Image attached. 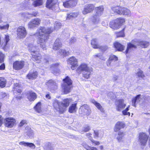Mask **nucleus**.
<instances>
[{
	"label": "nucleus",
	"mask_w": 150,
	"mask_h": 150,
	"mask_svg": "<svg viewBox=\"0 0 150 150\" xmlns=\"http://www.w3.org/2000/svg\"><path fill=\"white\" fill-rule=\"evenodd\" d=\"M40 22V20L38 18H35L33 19L28 23V26L30 28L35 27L38 25Z\"/></svg>",
	"instance_id": "nucleus-21"
},
{
	"label": "nucleus",
	"mask_w": 150,
	"mask_h": 150,
	"mask_svg": "<svg viewBox=\"0 0 150 150\" xmlns=\"http://www.w3.org/2000/svg\"><path fill=\"white\" fill-rule=\"evenodd\" d=\"M4 57V54L0 51V63L3 62Z\"/></svg>",
	"instance_id": "nucleus-53"
},
{
	"label": "nucleus",
	"mask_w": 150,
	"mask_h": 150,
	"mask_svg": "<svg viewBox=\"0 0 150 150\" xmlns=\"http://www.w3.org/2000/svg\"><path fill=\"white\" fill-rule=\"evenodd\" d=\"M19 144L21 145L29 147L32 149H34L35 147V145L29 142H26L24 141L20 142H19Z\"/></svg>",
	"instance_id": "nucleus-27"
},
{
	"label": "nucleus",
	"mask_w": 150,
	"mask_h": 150,
	"mask_svg": "<svg viewBox=\"0 0 150 150\" xmlns=\"http://www.w3.org/2000/svg\"><path fill=\"white\" fill-rule=\"evenodd\" d=\"M123 7L118 6H112L111 7V11L114 13H116L119 15H122V10Z\"/></svg>",
	"instance_id": "nucleus-20"
},
{
	"label": "nucleus",
	"mask_w": 150,
	"mask_h": 150,
	"mask_svg": "<svg viewBox=\"0 0 150 150\" xmlns=\"http://www.w3.org/2000/svg\"><path fill=\"white\" fill-rule=\"evenodd\" d=\"M18 37L21 38L25 37L27 35V32L25 28L23 26H20L17 29Z\"/></svg>",
	"instance_id": "nucleus-13"
},
{
	"label": "nucleus",
	"mask_w": 150,
	"mask_h": 150,
	"mask_svg": "<svg viewBox=\"0 0 150 150\" xmlns=\"http://www.w3.org/2000/svg\"><path fill=\"white\" fill-rule=\"evenodd\" d=\"M27 135L29 137H32L34 135L33 132L30 129L27 132Z\"/></svg>",
	"instance_id": "nucleus-54"
},
{
	"label": "nucleus",
	"mask_w": 150,
	"mask_h": 150,
	"mask_svg": "<svg viewBox=\"0 0 150 150\" xmlns=\"http://www.w3.org/2000/svg\"><path fill=\"white\" fill-rule=\"evenodd\" d=\"M68 63L71 65V68L73 70H74L77 67V60L74 57H72L68 59Z\"/></svg>",
	"instance_id": "nucleus-15"
},
{
	"label": "nucleus",
	"mask_w": 150,
	"mask_h": 150,
	"mask_svg": "<svg viewBox=\"0 0 150 150\" xmlns=\"http://www.w3.org/2000/svg\"><path fill=\"white\" fill-rule=\"evenodd\" d=\"M76 39L74 37L71 38L70 40V42L72 43H73L76 42Z\"/></svg>",
	"instance_id": "nucleus-60"
},
{
	"label": "nucleus",
	"mask_w": 150,
	"mask_h": 150,
	"mask_svg": "<svg viewBox=\"0 0 150 150\" xmlns=\"http://www.w3.org/2000/svg\"><path fill=\"white\" fill-rule=\"evenodd\" d=\"M137 75L139 77L143 78L145 77V76L143 73V71L140 69L138 70L137 73Z\"/></svg>",
	"instance_id": "nucleus-47"
},
{
	"label": "nucleus",
	"mask_w": 150,
	"mask_h": 150,
	"mask_svg": "<svg viewBox=\"0 0 150 150\" xmlns=\"http://www.w3.org/2000/svg\"><path fill=\"white\" fill-rule=\"evenodd\" d=\"M48 148H49V149L50 150H52L54 149V147L52 146V145H49Z\"/></svg>",
	"instance_id": "nucleus-64"
},
{
	"label": "nucleus",
	"mask_w": 150,
	"mask_h": 150,
	"mask_svg": "<svg viewBox=\"0 0 150 150\" xmlns=\"http://www.w3.org/2000/svg\"><path fill=\"white\" fill-rule=\"evenodd\" d=\"M24 64V62L23 61H16L14 62L13 64V68L16 70H19L22 68Z\"/></svg>",
	"instance_id": "nucleus-17"
},
{
	"label": "nucleus",
	"mask_w": 150,
	"mask_h": 150,
	"mask_svg": "<svg viewBox=\"0 0 150 150\" xmlns=\"http://www.w3.org/2000/svg\"><path fill=\"white\" fill-rule=\"evenodd\" d=\"M95 7V5L93 4H86L82 11L83 13L85 15L90 13L94 10Z\"/></svg>",
	"instance_id": "nucleus-12"
},
{
	"label": "nucleus",
	"mask_w": 150,
	"mask_h": 150,
	"mask_svg": "<svg viewBox=\"0 0 150 150\" xmlns=\"http://www.w3.org/2000/svg\"><path fill=\"white\" fill-rule=\"evenodd\" d=\"M59 54L62 57L66 56L70 54V52L69 51H67L64 49L60 50L58 52Z\"/></svg>",
	"instance_id": "nucleus-32"
},
{
	"label": "nucleus",
	"mask_w": 150,
	"mask_h": 150,
	"mask_svg": "<svg viewBox=\"0 0 150 150\" xmlns=\"http://www.w3.org/2000/svg\"><path fill=\"white\" fill-rule=\"evenodd\" d=\"M54 29L53 28L46 29L43 27H41L36 34H34L35 35H39L41 37L38 38V43L40 44V47L43 49H46V41L49 36V34L53 31Z\"/></svg>",
	"instance_id": "nucleus-1"
},
{
	"label": "nucleus",
	"mask_w": 150,
	"mask_h": 150,
	"mask_svg": "<svg viewBox=\"0 0 150 150\" xmlns=\"http://www.w3.org/2000/svg\"><path fill=\"white\" fill-rule=\"evenodd\" d=\"M76 4V0H69L63 3L64 7L67 8L73 7L75 6Z\"/></svg>",
	"instance_id": "nucleus-18"
},
{
	"label": "nucleus",
	"mask_w": 150,
	"mask_h": 150,
	"mask_svg": "<svg viewBox=\"0 0 150 150\" xmlns=\"http://www.w3.org/2000/svg\"><path fill=\"white\" fill-rule=\"evenodd\" d=\"M94 137L95 138H97L99 137L102 138L103 136V132L101 131L98 130H94Z\"/></svg>",
	"instance_id": "nucleus-33"
},
{
	"label": "nucleus",
	"mask_w": 150,
	"mask_h": 150,
	"mask_svg": "<svg viewBox=\"0 0 150 150\" xmlns=\"http://www.w3.org/2000/svg\"><path fill=\"white\" fill-rule=\"evenodd\" d=\"M35 110L38 112L40 113L41 111V104L40 102H38L35 107Z\"/></svg>",
	"instance_id": "nucleus-41"
},
{
	"label": "nucleus",
	"mask_w": 150,
	"mask_h": 150,
	"mask_svg": "<svg viewBox=\"0 0 150 150\" xmlns=\"http://www.w3.org/2000/svg\"><path fill=\"white\" fill-rule=\"evenodd\" d=\"M1 96L2 98H4L7 96V94L5 93L2 92L1 93Z\"/></svg>",
	"instance_id": "nucleus-62"
},
{
	"label": "nucleus",
	"mask_w": 150,
	"mask_h": 150,
	"mask_svg": "<svg viewBox=\"0 0 150 150\" xmlns=\"http://www.w3.org/2000/svg\"><path fill=\"white\" fill-rule=\"evenodd\" d=\"M36 46L32 43L29 44L28 45V48L29 51L33 52L32 54L33 58L34 59L35 61L39 63L40 62L41 59V56L36 50Z\"/></svg>",
	"instance_id": "nucleus-4"
},
{
	"label": "nucleus",
	"mask_w": 150,
	"mask_h": 150,
	"mask_svg": "<svg viewBox=\"0 0 150 150\" xmlns=\"http://www.w3.org/2000/svg\"><path fill=\"white\" fill-rule=\"evenodd\" d=\"M122 12L123 14L122 15H125L127 16H131V11L128 9L123 7Z\"/></svg>",
	"instance_id": "nucleus-36"
},
{
	"label": "nucleus",
	"mask_w": 150,
	"mask_h": 150,
	"mask_svg": "<svg viewBox=\"0 0 150 150\" xmlns=\"http://www.w3.org/2000/svg\"><path fill=\"white\" fill-rule=\"evenodd\" d=\"M125 21V19L123 18H117L114 21L110 22V27L116 30L119 28L121 24Z\"/></svg>",
	"instance_id": "nucleus-7"
},
{
	"label": "nucleus",
	"mask_w": 150,
	"mask_h": 150,
	"mask_svg": "<svg viewBox=\"0 0 150 150\" xmlns=\"http://www.w3.org/2000/svg\"><path fill=\"white\" fill-rule=\"evenodd\" d=\"M148 137L144 133H141L139 134V142L142 145L145 146Z\"/></svg>",
	"instance_id": "nucleus-14"
},
{
	"label": "nucleus",
	"mask_w": 150,
	"mask_h": 150,
	"mask_svg": "<svg viewBox=\"0 0 150 150\" xmlns=\"http://www.w3.org/2000/svg\"><path fill=\"white\" fill-rule=\"evenodd\" d=\"M91 45L94 48H98L99 46L98 44L97 40L96 39H93L91 41Z\"/></svg>",
	"instance_id": "nucleus-39"
},
{
	"label": "nucleus",
	"mask_w": 150,
	"mask_h": 150,
	"mask_svg": "<svg viewBox=\"0 0 150 150\" xmlns=\"http://www.w3.org/2000/svg\"><path fill=\"white\" fill-rule=\"evenodd\" d=\"M13 92L15 93L16 92L20 93L22 91V88L21 86L18 83H16L14 84L13 87Z\"/></svg>",
	"instance_id": "nucleus-29"
},
{
	"label": "nucleus",
	"mask_w": 150,
	"mask_h": 150,
	"mask_svg": "<svg viewBox=\"0 0 150 150\" xmlns=\"http://www.w3.org/2000/svg\"><path fill=\"white\" fill-rule=\"evenodd\" d=\"M72 102L71 98H65L62 101L60 102L57 99H54L53 101V106L54 108L60 114L63 113L66 109Z\"/></svg>",
	"instance_id": "nucleus-2"
},
{
	"label": "nucleus",
	"mask_w": 150,
	"mask_h": 150,
	"mask_svg": "<svg viewBox=\"0 0 150 150\" xmlns=\"http://www.w3.org/2000/svg\"><path fill=\"white\" fill-rule=\"evenodd\" d=\"M5 69V65L4 63L2 64L1 66H0V70H3Z\"/></svg>",
	"instance_id": "nucleus-61"
},
{
	"label": "nucleus",
	"mask_w": 150,
	"mask_h": 150,
	"mask_svg": "<svg viewBox=\"0 0 150 150\" xmlns=\"http://www.w3.org/2000/svg\"><path fill=\"white\" fill-rule=\"evenodd\" d=\"M46 85L48 87L50 91H53L57 89L58 84L55 81L50 80L46 83Z\"/></svg>",
	"instance_id": "nucleus-11"
},
{
	"label": "nucleus",
	"mask_w": 150,
	"mask_h": 150,
	"mask_svg": "<svg viewBox=\"0 0 150 150\" xmlns=\"http://www.w3.org/2000/svg\"><path fill=\"white\" fill-rule=\"evenodd\" d=\"M9 27V25L8 24L3 26H0V29L1 30H8Z\"/></svg>",
	"instance_id": "nucleus-50"
},
{
	"label": "nucleus",
	"mask_w": 150,
	"mask_h": 150,
	"mask_svg": "<svg viewBox=\"0 0 150 150\" xmlns=\"http://www.w3.org/2000/svg\"><path fill=\"white\" fill-rule=\"evenodd\" d=\"M62 43L59 39H58L56 40L54 44L53 45V49L55 50H59L60 47H61Z\"/></svg>",
	"instance_id": "nucleus-25"
},
{
	"label": "nucleus",
	"mask_w": 150,
	"mask_h": 150,
	"mask_svg": "<svg viewBox=\"0 0 150 150\" xmlns=\"http://www.w3.org/2000/svg\"><path fill=\"white\" fill-rule=\"evenodd\" d=\"M71 13L72 14V15L73 16V17H74V18L77 17L79 15V13L77 12H72Z\"/></svg>",
	"instance_id": "nucleus-59"
},
{
	"label": "nucleus",
	"mask_w": 150,
	"mask_h": 150,
	"mask_svg": "<svg viewBox=\"0 0 150 150\" xmlns=\"http://www.w3.org/2000/svg\"><path fill=\"white\" fill-rule=\"evenodd\" d=\"M76 105V103L72 104L69 108V112L71 113L75 112L77 110Z\"/></svg>",
	"instance_id": "nucleus-31"
},
{
	"label": "nucleus",
	"mask_w": 150,
	"mask_h": 150,
	"mask_svg": "<svg viewBox=\"0 0 150 150\" xmlns=\"http://www.w3.org/2000/svg\"><path fill=\"white\" fill-rule=\"evenodd\" d=\"M43 62L46 64H47V63H49L50 62V60L49 57L48 56H45L44 58Z\"/></svg>",
	"instance_id": "nucleus-51"
},
{
	"label": "nucleus",
	"mask_w": 150,
	"mask_h": 150,
	"mask_svg": "<svg viewBox=\"0 0 150 150\" xmlns=\"http://www.w3.org/2000/svg\"><path fill=\"white\" fill-rule=\"evenodd\" d=\"M54 70L53 71L52 73L54 74H57V73H59L60 71L57 68V67L58 65V64H56L54 65Z\"/></svg>",
	"instance_id": "nucleus-49"
},
{
	"label": "nucleus",
	"mask_w": 150,
	"mask_h": 150,
	"mask_svg": "<svg viewBox=\"0 0 150 150\" xmlns=\"http://www.w3.org/2000/svg\"><path fill=\"white\" fill-rule=\"evenodd\" d=\"M116 110L118 112H121L124 109L126 106L124 100L120 99L116 100L115 103Z\"/></svg>",
	"instance_id": "nucleus-8"
},
{
	"label": "nucleus",
	"mask_w": 150,
	"mask_h": 150,
	"mask_svg": "<svg viewBox=\"0 0 150 150\" xmlns=\"http://www.w3.org/2000/svg\"><path fill=\"white\" fill-rule=\"evenodd\" d=\"M115 34L117 38L120 37H124L125 35L124 31L122 30L119 32H117L115 33Z\"/></svg>",
	"instance_id": "nucleus-45"
},
{
	"label": "nucleus",
	"mask_w": 150,
	"mask_h": 150,
	"mask_svg": "<svg viewBox=\"0 0 150 150\" xmlns=\"http://www.w3.org/2000/svg\"><path fill=\"white\" fill-rule=\"evenodd\" d=\"M57 5L56 3H54L52 0H47L46 6L50 9L54 11L55 7Z\"/></svg>",
	"instance_id": "nucleus-19"
},
{
	"label": "nucleus",
	"mask_w": 150,
	"mask_h": 150,
	"mask_svg": "<svg viewBox=\"0 0 150 150\" xmlns=\"http://www.w3.org/2000/svg\"><path fill=\"white\" fill-rule=\"evenodd\" d=\"M104 8L103 6H100L95 8V13L94 14L101 16L103 13Z\"/></svg>",
	"instance_id": "nucleus-22"
},
{
	"label": "nucleus",
	"mask_w": 150,
	"mask_h": 150,
	"mask_svg": "<svg viewBox=\"0 0 150 150\" xmlns=\"http://www.w3.org/2000/svg\"><path fill=\"white\" fill-rule=\"evenodd\" d=\"M124 135V134L123 132H120L118 134V136L117 137V139L118 141H120L122 139V137Z\"/></svg>",
	"instance_id": "nucleus-46"
},
{
	"label": "nucleus",
	"mask_w": 150,
	"mask_h": 150,
	"mask_svg": "<svg viewBox=\"0 0 150 150\" xmlns=\"http://www.w3.org/2000/svg\"><path fill=\"white\" fill-rule=\"evenodd\" d=\"M79 112V114L88 115L91 113V110L88 105L85 104L81 106Z\"/></svg>",
	"instance_id": "nucleus-9"
},
{
	"label": "nucleus",
	"mask_w": 150,
	"mask_h": 150,
	"mask_svg": "<svg viewBox=\"0 0 150 150\" xmlns=\"http://www.w3.org/2000/svg\"><path fill=\"white\" fill-rule=\"evenodd\" d=\"M82 145L87 150H97L96 148L89 146L85 143H83Z\"/></svg>",
	"instance_id": "nucleus-37"
},
{
	"label": "nucleus",
	"mask_w": 150,
	"mask_h": 150,
	"mask_svg": "<svg viewBox=\"0 0 150 150\" xmlns=\"http://www.w3.org/2000/svg\"><path fill=\"white\" fill-rule=\"evenodd\" d=\"M93 143L95 144L96 145H99L100 144L99 142L94 140L93 141Z\"/></svg>",
	"instance_id": "nucleus-63"
},
{
	"label": "nucleus",
	"mask_w": 150,
	"mask_h": 150,
	"mask_svg": "<svg viewBox=\"0 0 150 150\" xmlns=\"http://www.w3.org/2000/svg\"><path fill=\"white\" fill-rule=\"evenodd\" d=\"M137 45L143 48L147 47L149 45V43L147 41H144L137 39Z\"/></svg>",
	"instance_id": "nucleus-26"
},
{
	"label": "nucleus",
	"mask_w": 150,
	"mask_h": 150,
	"mask_svg": "<svg viewBox=\"0 0 150 150\" xmlns=\"http://www.w3.org/2000/svg\"><path fill=\"white\" fill-rule=\"evenodd\" d=\"M90 129V127L88 125H86L83 129V131L87 132L89 131Z\"/></svg>",
	"instance_id": "nucleus-56"
},
{
	"label": "nucleus",
	"mask_w": 150,
	"mask_h": 150,
	"mask_svg": "<svg viewBox=\"0 0 150 150\" xmlns=\"http://www.w3.org/2000/svg\"><path fill=\"white\" fill-rule=\"evenodd\" d=\"M72 14L71 13H68L67 14L66 19L67 20H69L70 19L72 18H74V17H73Z\"/></svg>",
	"instance_id": "nucleus-57"
},
{
	"label": "nucleus",
	"mask_w": 150,
	"mask_h": 150,
	"mask_svg": "<svg viewBox=\"0 0 150 150\" xmlns=\"http://www.w3.org/2000/svg\"><path fill=\"white\" fill-rule=\"evenodd\" d=\"M100 16L94 14L92 18V22L95 24H97L98 23L100 20Z\"/></svg>",
	"instance_id": "nucleus-35"
},
{
	"label": "nucleus",
	"mask_w": 150,
	"mask_h": 150,
	"mask_svg": "<svg viewBox=\"0 0 150 150\" xmlns=\"http://www.w3.org/2000/svg\"><path fill=\"white\" fill-rule=\"evenodd\" d=\"M76 71L78 73L82 72L83 77L88 79L90 77L93 69L91 67H88L87 64H83L78 67Z\"/></svg>",
	"instance_id": "nucleus-3"
},
{
	"label": "nucleus",
	"mask_w": 150,
	"mask_h": 150,
	"mask_svg": "<svg viewBox=\"0 0 150 150\" xmlns=\"http://www.w3.org/2000/svg\"><path fill=\"white\" fill-rule=\"evenodd\" d=\"M98 48L100 49L103 52H104L108 49V47L106 46H101L99 45Z\"/></svg>",
	"instance_id": "nucleus-55"
},
{
	"label": "nucleus",
	"mask_w": 150,
	"mask_h": 150,
	"mask_svg": "<svg viewBox=\"0 0 150 150\" xmlns=\"http://www.w3.org/2000/svg\"><path fill=\"white\" fill-rule=\"evenodd\" d=\"M62 26L61 23L59 22L56 21L54 24V29L58 30Z\"/></svg>",
	"instance_id": "nucleus-44"
},
{
	"label": "nucleus",
	"mask_w": 150,
	"mask_h": 150,
	"mask_svg": "<svg viewBox=\"0 0 150 150\" xmlns=\"http://www.w3.org/2000/svg\"><path fill=\"white\" fill-rule=\"evenodd\" d=\"M115 47L117 50L122 51L123 50L124 46L118 42H116L114 44Z\"/></svg>",
	"instance_id": "nucleus-30"
},
{
	"label": "nucleus",
	"mask_w": 150,
	"mask_h": 150,
	"mask_svg": "<svg viewBox=\"0 0 150 150\" xmlns=\"http://www.w3.org/2000/svg\"><path fill=\"white\" fill-rule=\"evenodd\" d=\"M118 59L117 57H116L115 55H111L109 59V64H110V61H114L117 60Z\"/></svg>",
	"instance_id": "nucleus-48"
},
{
	"label": "nucleus",
	"mask_w": 150,
	"mask_h": 150,
	"mask_svg": "<svg viewBox=\"0 0 150 150\" xmlns=\"http://www.w3.org/2000/svg\"><path fill=\"white\" fill-rule=\"evenodd\" d=\"M64 83L62 85V88L64 94H67L71 91L72 81L68 76H66L63 80Z\"/></svg>",
	"instance_id": "nucleus-5"
},
{
	"label": "nucleus",
	"mask_w": 150,
	"mask_h": 150,
	"mask_svg": "<svg viewBox=\"0 0 150 150\" xmlns=\"http://www.w3.org/2000/svg\"><path fill=\"white\" fill-rule=\"evenodd\" d=\"M124 127L125 124L123 122H118L115 124L114 130L115 132H117Z\"/></svg>",
	"instance_id": "nucleus-23"
},
{
	"label": "nucleus",
	"mask_w": 150,
	"mask_h": 150,
	"mask_svg": "<svg viewBox=\"0 0 150 150\" xmlns=\"http://www.w3.org/2000/svg\"><path fill=\"white\" fill-rule=\"evenodd\" d=\"M36 71L32 72L31 71L27 75V77L29 79H33L36 78L37 76Z\"/></svg>",
	"instance_id": "nucleus-34"
},
{
	"label": "nucleus",
	"mask_w": 150,
	"mask_h": 150,
	"mask_svg": "<svg viewBox=\"0 0 150 150\" xmlns=\"http://www.w3.org/2000/svg\"><path fill=\"white\" fill-rule=\"evenodd\" d=\"M93 57L95 58L98 57L100 59H103V58L102 54L100 53L96 54L95 55H93Z\"/></svg>",
	"instance_id": "nucleus-52"
},
{
	"label": "nucleus",
	"mask_w": 150,
	"mask_h": 150,
	"mask_svg": "<svg viewBox=\"0 0 150 150\" xmlns=\"http://www.w3.org/2000/svg\"><path fill=\"white\" fill-rule=\"evenodd\" d=\"M42 0H37L34 2L33 4L36 7L42 5Z\"/></svg>",
	"instance_id": "nucleus-42"
},
{
	"label": "nucleus",
	"mask_w": 150,
	"mask_h": 150,
	"mask_svg": "<svg viewBox=\"0 0 150 150\" xmlns=\"http://www.w3.org/2000/svg\"><path fill=\"white\" fill-rule=\"evenodd\" d=\"M130 106V105H128L125 109L121 111L122 112L124 115H128L129 116L130 115V112H128L129 110Z\"/></svg>",
	"instance_id": "nucleus-38"
},
{
	"label": "nucleus",
	"mask_w": 150,
	"mask_h": 150,
	"mask_svg": "<svg viewBox=\"0 0 150 150\" xmlns=\"http://www.w3.org/2000/svg\"><path fill=\"white\" fill-rule=\"evenodd\" d=\"M28 98L30 101H34L37 97L36 95L34 92L31 91L28 94Z\"/></svg>",
	"instance_id": "nucleus-28"
},
{
	"label": "nucleus",
	"mask_w": 150,
	"mask_h": 150,
	"mask_svg": "<svg viewBox=\"0 0 150 150\" xmlns=\"http://www.w3.org/2000/svg\"><path fill=\"white\" fill-rule=\"evenodd\" d=\"M6 80L3 77H0V87L3 88L5 86Z\"/></svg>",
	"instance_id": "nucleus-40"
},
{
	"label": "nucleus",
	"mask_w": 150,
	"mask_h": 150,
	"mask_svg": "<svg viewBox=\"0 0 150 150\" xmlns=\"http://www.w3.org/2000/svg\"><path fill=\"white\" fill-rule=\"evenodd\" d=\"M137 39H134L132 40L131 42L128 43L127 48L125 51L126 53L127 54L133 50L134 49H136L137 45Z\"/></svg>",
	"instance_id": "nucleus-10"
},
{
	"label": "nucleus",
	"mask_w": 150,
	"mask_h": 150,
	"mask_svg": "<svg viewBox=\"0 0 150 150\" xmlns=\"http://www.w3.org/2000/svg\"><path fill=\"white\" fill-rule=\"evenodd\" d=\"M107 96L111 99H114L117 97L116 95L112 92H110L108 93Z\"/></svg>",
	"instance_id": "nucleus-43"
},
{
	"label": "nucleus",
	"mask_w": 150,
	"mask_h": 150,
	"mask_svg": "<svg viewBox=\"0 0 150 150\" xmlns=\"http://www.w3.org/2000/svg\"><path fill=\"white\" fill-rule=\"evenodd\" d=\"M143 98L145 100L144 101L146 103H150V97L146 96L144 98V96L141 95H137L135 97L133 98L132 100V105L134 106L135 107L136 103H139L142 101Z\"/></svg>",
	"instance_id": "nucleus-6"
},
{
	"label": "nucleus",
	"mask_w": 150,
	"mask_h": 150,
	"mask_svg": "<svg viewBox=\"0 0 150 150\" xmlns=\"http://www.w3.org/2000/svg\"><path fill=\"white\" fill-rule=\"evenodd\" d=\"M91 102L101 112L104 111V109L100 104L94 99H91L90 100Z\"/></svg>",
	"instance_id": "nucleus-24"
},
{
	"label": "nucleus",
	"mask_w": 150,
	"mask_h": 150,
	"mask_svg": "<svg viewBox=\"0 0 150 150\" xmlns=\"http://www.w3.org/2000/svg\"><path fill=\"white\" fill-rule=\"evenodd\" d=\"M15 120L12 118H6L4 120L5 126L8 127H12L15 123Z\"/></svg>",
	"instance_id": "nucleus-16"
},
{
	"label": "nucleus",
	"mask_w": 150,
	"mask_h": 150,
	"mask_svg": "<svg viewBox=\"0 0 150 150\" xmlns=\"http://www.w3.org/2000/svg\"><path fill=\"white\" fill-rule=\"evenodd\" d=\"M26 121L25 120H22L19 124V126L20 127L23 126L26 123Z\"/></svg>",
	"instance_id": "nucleus-58"
}]
</instances>
